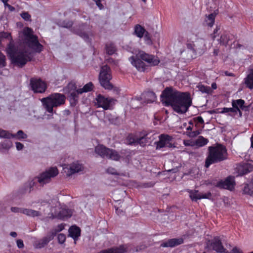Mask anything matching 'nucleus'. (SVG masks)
<instances>
[{
	"mask_svg": "<svg viewBox=\"0 0 253 253\" xmlns=\"http://www.w3.org/2000/svg\"><path fill=\"white\" fill-rule=\"evenodd\" d=\"M11 134L8 131L3 129H0V137L10 138L11 137Z\"/></svg>",
	"mask_w": 253,
	"mask_h": 253,
	"instance_id": "obj_39",
	"label": "nucleus"
},
{
	"mask_svg": "<svg viewBox=\"0 0 253 253\" xmlns=\"http://www.w3.org/2000/svg\"><path fill=\"white\" fill-rule=\"evenodd\" d=\"M138 137L133 134L129 135L126 139V142L130 145H137Z\"/></svg>",
	"mask_w": 253,
	"mask_h": 253,
	"instance_id": "obj_34",
	"label": "nucleus"
},
{
	"mask_svg": "<svg viewBox=\"0 0 253 253\" xmlns=\"http://www.w3.org/2000/svg\"><path fill=\"white\" fill-rule=\"evenodd\" d=\"M224 73V74L226 76H233V73H228L227 71H225Z\"/></svg>",
	"mask_w": 253,
	"mask_h": 253,
	"instance_id": "obj_59",
	"label": "nucleus"
},
{
	"mask_svg": "<svg viewBox=\"0 0 253 253\" xmlns=\"http://www.w3.org/2000/svg\"><path fill=\"white\" fill-rule=\"evenodd\" d=\"M121 156L119 154L114 150L110 149L106 158L114 161H118Z\"/></svg>",
	"mask_w": 253,
	"mask_h": 253,
	"instance_id": "obj_28",
	"label": "nucleus"
},
{
	"mask_svg": "<svg viewBox=\"0 0 253 253\" xmlns=\"http://www.w3.org/2000/svg\"><path fill=\"white\" fill-rule=\"evenodd\" d=\"M209 140L202 136H199L195 141V146L203 147L208 143Z\"/></svg>",
	"mask_w": 253,
	"mask_h": 253,
	"instance_id": "obj_29",
	"label": "nucleus"
},
{
	"mask_svg": "<svg viewBox=\"0 0 253 253\" xmlns=\"http://www.w3.org/2000/svg\"><path fill=\"white\" fill-rule=\"evenodd\" d=\"M189 58H195L197 55H202L206 50L205 41L203 39L198 38L195 41L187 43Z\"/></svg>",
	"mask_w": 253,
	"mask_h": 253,
	"instance_id": "obj_5",
	"label": "nucleus"
},
{
	"mask_svg": "<svg viewBox=\"0 0 253 253\" xmlns=\"http://www.w3.org/2000/svg\"><path fill=\"white\" fill-rule=\"evenodd\" d=\"M22 210H23V208H19L17 207H12L11 208V211L13 212H19L22 213Z\"/></svg>",
	"mask_w": 253,
	"mask_h": 253,
	"instance_id": "obj_47",
	"label": "nucleus"
},
{
	"mask_svg": "<svg viewBox=\"0 0 253 253\" xmlns=\"http://www.w3.org/2000/svg\"><path fill=\"white\" fill-rule=\"evenodd\" d=\"M219 28L216 27V29L214 30V32L212 35V39H214L216 38V34L217 33Z\"/></svg>",
	"mask_w": 253,
	"mask_h": 253,
	"instance_id": "obj_56",
	"label": "nucleus"
},
{
	"mask_svg": "<svg viewBox=\"0 0 253 253\" xmlns=\"http://www.w3.org/2000/svg\"><path fill=\"white\" fill-rule=\"evenodd\" d=\"M192 128L189 126L186 128L187 131H191Z\"/></svg>",
	"mask_w": 253,
	"mask_h": 253,
	"instance_id": "obj_63",
	"label": "nucleus"
},
{
	"mask_svg": "<svg viewBox=\"0 0 253 253\" xmlns=\"http://www.w3.org/2000/svg\"><path fill=\"white\" fill-rule=\"evenodd\" d=\"M211 87L212 89H216L217 88V85H216V83H213L212 84H211Z\"/></svg>",
	"mask_w": 253,
	"mask_h": 253,
	"instance_id": "obj_61",
	"label": "nucleus"
},
{
	"mask_svg": "<svg viewBox=\"0 0 253 253\" xmlns=\"http://www.w3.org/2000/svg\"><path fill=\"white\" fill-rule=\"evenodd\" d=\"M229 109V112H232L235 114H237L238 112H239L241 113V111L238 109H236L235 107H232V108H228Z\"/></svg>",
	"mask_w": 253,
	"mask_h": 253,
	"instance_id": "obj_51",
	"label": "nucleus"
},
{
	"mask_svg": "<svg viewBox=\"0 0 253 253\" xmlns=\"http://www.w3.org/2000/svg\"><path fill=\"white\" fill-rule=\"evenodd\" d=\"M83 169V165L79 161H75L70 164H64L63 165L64 173L68 176L82 171Z\"/></svg>",
	"mask_w": 253,
	"mask_h": 253,
	"instance_id": "obj_10",
	"label": "nucleus"
},
{
	"mask_svg": "<svg viewBox=\"0 0 253 253\" xmlns=\"http://www.w3.org/2000/svg\"><path fill=\"white\" fill-rule=\"evenodd\" d=\"M16 147L17 150L19 151L23 148V145L20 142H16Z\"/></svg>",
	"mask_w": 253,
	"mask_h": 253,
	"instance_id": "obj_53",
	"label": "nucleus"
},
{
	"mask_svg": "<svg viewBox=\"0 0 253 253\" xmlns=\"http://www.w3.org/2000/svg\"><path fill=\"white\" fill-rule=\"evenodd\" d=\"M212 247L217 252L221 253L224 249L218 237L214 238L212 243Z\"/></svg>",
	"mask_w": 253,
	"mask_h": 253,
	"instance_id": "obj_25",
	"label": "nucleus"
},
{
	"mask_svg": "<svg viewBox=\"0 0 253 253\" xmlns=\"http://www.w3.org/2000/svg\"><path fill=\"white\" fill-rule=\"evenodd\" d=\"M95 153L102 158L107 157L110 149L102 144H98L95 147Z\"/></svg>",
	"mask_w": 253,
	"mask_h": 253,
	"instance_id": "obj_22",
	"label": "nucleus"
},
{
	"mask_svg": "<svg viewBox=\"0 0 253 253\" xmlns=\"http://www.w3.org/2000/svg\"><path fill=\"white\" fill-rule=\"evenodd\" d=\"M58 173L57 168L51 167L39 175L37 178L39 183L41 185H43L49 183L51 181V179L57 176Z\"/></svg>",
	"mask_w": 253,
	"mask_h": 253,
	"instance_id": "obj_8",
	"label": "nucleus"
},
{
	"mask_svg": "<svg viewBox=\"0 0 253 253\" xmlns=\"http://www.w3.org/2000/svg\"><path fill=\"white\" fill-rule=\"evenodd\" d=\"M17 246L19 249L23 248L24 247L23 242L22 240L19 239L16 242Z\"/></svg>",
	"mask_w": 253,
	"mask_h": 253,
	"instance_id": "obj_52",
	"label": "nucleus"
},
{
	"mask_svg": "<svg viewBox=\"0 0 253 253\" xmlns=\"http://www.w3.org/2000/svg\"><path fill=\"white\" fill-rule=\"evenodd\" d=\"M116 100L112 97H106L99 94L95 98V104L97 107L102 108L104 110L111 109Z\"/></svg>",
	"mask_w": 253,
	"mask_h": 253,
	"instance_id": "obj_9",
	"label": "nucleus"
},
{
	"mask_svg": "<svg viewBox=\"0 0 253 253\" xmlns=\"http://www.w3.org/2000/svg\"><path fill=\"white\" fill-rule=\"evenodd\" d=\"M10 34L7 32H0V42H2L4 39L11 40Z\"/></svg>",
	"mask_w": 253,
	"mask_h": 253,
	"instance_id": "obj_38",
	"label": "nucleus"
},
{
	"mask_svg": "<svg viewBox=\"0 0 253 253\" xmlns=\"http://www.w3.org/2000/svg\"><path fill=\"white\" fill-rule=\"evenodd\" d=\"M106 171L107 173L111 174H117L118 172L117 170L113 168H109L107 169Z\"/></svg>",
	"mask_w": 253,
	"mask_h": 253,
	"instance_id": "obj_46",
	"label": "nucleus"
},
{
	"mask_svg": "<svg viewBox=\"0 0 253 253\" xmlns=\"http://www.w3.org/2000/svg\"><path fill=\"white\" fill-rule=\"evenodd\" d=\"M21 16L24 20L28 21L30 20V15L27 12H23L21 14Z\"/></svg>",
	"mask_w": 253,
	"mask_h": 253,
	"instance_id": "obj_48",
	"label": "nucleus"
},
{
	"mask_svg": "<svg viewBox=\"0 0 253 253\" xmlns=\"http://www.w3.org/2000/svg\"><path fill=\"white\" fill-rule=\"evenodd\" d=\"M183 243L182 238H173L163 242L161 246L164 247H174Z\"/></svg>",
	"mask_w": 253,
	"mask_h": 253,
	"instance_id": "obj_20",
	"label": "nucleus"
},
{
	"mask_svg": "<svg viewBox=\"0 0 253 253\" xmlns=\"http://www.w3.org/2000/svg\"><path fill=\"white\" fill-rule=\"evenodd\" d=\"M198 88L203 93H209L211 91V88L209 86H205L202 84L198 85Z\"/></svg>",
	"mask_w": 253,
	"mask_h": 253,
	"instance_id": "obj_40",
	"label": "nucleus"
},
{
	"mask_svg": "<svg viewBox=\"0 0 253 253\" xmlns=\"http://www.w3.org/2000/svg\"><path fill=\"white\" fill-rule=\"evenodd\" d=\"M107 53L109 55H112L116 51V48L112 43L107 44L106 46Z\"/></svg>",
	"mask_w": 253,
	"mask_h": 253,
	"instance_id": "obj_36",
	"label": "nucleus"
},
{
	"mask_svg": "<svg viewBox=\"0 0 253 253\" xmlns=\"http://www.w3.org/2000/svg\"><path fill=\"white\" fill-rule=\"evenodd\" d=\"M156 149L160 150L164 147H172L173 146L172 138L167 134H161L159 136V140L156 142Z\"/></svg>",
	"mask_w": 253,
	"mask_h": 253,
	"instance_id": "obj_13",
	"label": "nucleus"
},
{
	"mask_svg": "<svg viewBox=\"0 0 253 253\" xmlns=\"http://www.w3.org/2000/svg\"><path fill=\"white\" fill-rule=\"evenodd\" d=\"M229 41V37L227 34H222L219 39V42L221 44L226 45Z\"/></svg>",
	"mask_w": 253,
	"mask_h": 253,
	"instance_id": "obj_37",
	"label": "nucleus"
},
{
	"mask_svg": "<svg viewBox=\"0 0 253 253\" xmlns=\"http://www.w3.org/2000/svg\"><path fill=\"white\" fill-rule=\"evenodd\" d=\"M218 53V50L217 49H214V51H213L214 55H217Z\"/></svg>",
	"mask_w": 253,
	"mask_h": 253,
	"instance_id": "obj_64",
	"label": "nucleus"
},
{
	"mask_svg": "<svg viewBox=\"0 0 253 253\" xmlns=\"http://www.w3.org/2000/svg\"><path fill=\"white\" fill-rule=\"evenodd\" d=\"M149 142V141L148 139L147 136L145 135L144 136L138 137L137 144H139L141 146H144Z\"/></svg>",
	"mask_w": 253,
	"mask_h": 253,
	"instance_id": "obj_35",
	"label": "nucleus"
},
{
	"mask_svg": "<svg viewBox=\"0 0 253 253\" xmlns=\"http://www.w3.org/2000/svg\"><path fill=\"white\" fill-rule=\"evenodd\" d=\"M69 233L70 236L76 241L80 236V228L77 226H72L69 229Z\"/></svg>",
	"mask_w": 253,
	"mask_h": 253,
	"instance_id": "obj_23",
	"label": "nucleus"
},
{
	"mask_svg": "<svg viewBox=\"0 0 253 253\" xmlns=\"http://www.w3.org/2000/svg\"><path fill=\"white\" fill-rule=\"evenodd\" d=\"M21 34L24 48L16 49L10 42L6 49L7 55L11 62L19 67L23 66L28 61L31 60L33 53H40L43 48L42 45L38 41L37 37L33 35L31 29L25 28Z\"/></svg>",
	"mask_w": 253,
	"mask_h": 253,
	"instance_id": "obj_1",
	"label": "nucleus"
},
{
	"mask_svg": "<svg viewBox=\"0 0 253 253\" xmlns=\"http://www.w3.org/2000/svg\"><path fill=\"white\" fill-rule=\"evenodd\" d=\"M72 211L66 208H60V204L57 203L54 209L50 211V214L52 216L58 217L59 218L65 219L71 216Z\"/></svg>",
	"mask_w": 253,
	"mask_h": 253,
	"instance_id": "obj_11",
	"label": "nucleus"
},
{
	"mask_svg": "<svg viewBox=\"0 0 253 253\" xmlns=\"http://www.w3.org/2000/svg\"><path fill=\"white\" fill-rule=\"evenodd\" d=\"M44 207L46 208L47 210L50 209L49 204L48 203H45V204L41 206V207L39 208V211L23 208V210H22V213L33 217L39 216L42 215V211H45Z\"/></svg>",
	"mask_w": 253,
	"mask_h": 253,
	"instance_id": "obj_14",
	"label": "nucleus"
},
{
	"mask_svg": "<svg viewBox=\"0 0 253 253\" xmlns=\"http://www.w3.org/2000/svg\"><path fill=\"white\" fill-rule=\"evenodd\" d=\"M144 36L146 43L148 44H151L152 43V41L150 38L149 36L148 35V33L145 34V35Z\"/></svg>",
	"mask_w": 253,
	"mask_h": 253,
	"instance_id": "obj_50",
	"label": "nucleus"
},
{
	"mask_svg": "<svg viewBox=\"0 0 253 253\" xmlns=\"http://www.w3.org/2000/svg\"><path fill=\"white\" fill-rule=\"evenodd\" d=\"M77 34L83 38L84 40H87L88 38V37L86 34L84 32H77Z\"/></svg>",
	"mask_w": 253,
	"mask_h": 253,
	"instance_id": "obj_49",
	"label": "nucleus"
},
{
	"mask_svg": "<svg viewBox=\"0 0 253 253\" xmlns=\"http://www.w3.org/2000/svg\"><path fill=\"white\" fill-rule=\"evenodd\" d=\"M5 6L7 7L10 11L14 10V8L8 4H5Z\"/></svg>",
	"mask_w": 253,
	"mask_h": 253,
	"instance_id": "obj_58",
	"label": "nucleus"
},
{
	"mask_svg": "<svg viewBox=\"0 0 253 253\" xmlns=\"http://www.w3.org/2000/svg\"><path fill=\"white\" fill-rule=\"evenodd\" d=\"M215 15L211 13L206 16L205 18V23L209 27H212L214 23Z\"/></svg>",
	"mask_w": 253,
	"mask_h": 253,
	"instance_id": "obj_32",
	"label": "nucleus"
},
{
	"mask_svg": "<svg viewBox=\"0 0 253 253\" xmlns=\"http://www.w3.org/2000/svg\"><path fill=\"white\" fill-rule=\"evenodd\" d=\"M190 197L192 201H197L201 199H210L211 197L210 193H201L197 191L190 190L189 191Z\"/></svg>",
	"mask_w": 253,
	"mask_h": 253,
	"instance_id": "obj_18",
	"label": "nucleus"
},
{
	"mask_svg": "<svg viewBox=\"0 0 253 253\" xmlns=\"http://www.w3.org/2000/svg\"><path fill=\"white\" fill-rule=\"evenodd\" d=\"M227 159V150L223 145L218 144L216 146L209 147V154L206 160L205 167L218 163Z\"/></svg>",
	"mask_w": 253,
	"mask_h": 253,
	"instance_id": "obj_4",
	"label": "nucleus"
},
{
	"mask_svg": "<svg viewBox=\"0 0 253 253\" xmlns=\"http://www.w3.org/2000/svg\"><path fill=\"white\" fill-rule=\"evenodd\" d=\"M194 121L197 124H203L204 123L203 119L200 116L194 118Z\"/></svg>",
	"mask_w": 253,
	"mask_h": 253,
	"instance_id": "obj_45",
	"label": "nucleus"
},
{
	"mask_svg": "<svg viewBox=\"0 0 253 253\" xmlns=\"http://www.w3.org/2000/svg\"><path fill=\"white\" fill-rule=\"evenodd\" d=\"M183 144L185 146H194L195 141L190 140H184Z\"/></svg>",
	"mask_w": 253,
	"mask_h": 253,
	"instance_id": "obj_43",
	"label": "nucleus"
},
{
	"mask_svg": "<svg viewBox=\"0 0 253 253\" xmlns=\"http://www.w3.org/2000/svg\"><path fill=\"white\" fill-rule=\"evenodd\" d=\"M229 112L228 108L224 107L222 109V110L220 112V113H226Z\"/></svg>",
	"mask_w": 253,
	"mask_h": 253,
	"instance_id": "obj_55",
	"label": "nucleus"
},
{
	"mask_svg": "<svg viewBox=\"0 0 253 253\" xmlns=\"http://www.w3.org/2000/svg\"><path fill=\"white\" fill-rule=\"evenodd\" d=\"M95 3L100 9H101L103 8V6L101 3L100 0H98L96 2H95Z\"/></svg>",
	"mask_w": 253,
	"mask_h": 253,
	"instance_id": "obj_54",
	"label": "nucleus"
},
{
	"mask_svg": "<svg viewBox=\"0 0 253 253\" xmlns=\"http://www.w3.org/2000/svg\"><path fill=\"white\" fill-rule=\"evenodd\" d=\"M250 140H251V147L253 148V134H252V135L250 138Z\"/></svg>",
	"mask_w": 253,
	"mask_h": 253,
	"instance_id": "obj_62",
	"label": "nucleus"
},
{
	"mask_svg": "<svg viewBox=\"0 0 253 253\" xmlns=\"http://www.w3.org/2000/svg\"><path fill=\"white\" fill-rule=\"evenodd\" d=\"M30 85L32 89L36 93H43L47 88L45 82L40 79L37 78H32L31 79Z\"/></svg>",
	"mask_w": 253,
	"mask_h": 253,
	"instance_id": "obj_12",
	"label": "nucleus"
},
{
	"mask_svg": "<svg viewBox=\"0 0 253 253\" xmlns=\"http://www.w3.org/2000/svg\"><path fill=\"white\" fill-rule=\"evenodd\" d=\"M5 66V57L0 52V67H2Z\"/></svg>",
	"mask_w": 253,
	"mask_h": 253,
	"instance_id": "obj_42",
	"label": "nucleus"
},
{
	"mask_svg": "<svg viewBox=\"0 0 253 253\" xmlns=\"http://www.w3.org/2000/svg\"><path fill=\"white\" fill-rule=\"evenodd\" d=\"M66 240V236L63 234H59L58 235V240L60 244H63Z\"/></svg>",
	"mask_w": 253,
	"mask_h": 253,
	"instance_id": "obj_44",
	"label": "nucleus"
},
{
	"mask_svg": "<svg viewBox=\"0 0 253 253\" xmlns=\"http://www.w3.org/2000/svg\"><path fill=\"white\" fill-rule=\"evenodd\" d=\"M253 169V166L248 163H241L238 165L235 169L238 176L246 174Z\"/></svg>",
	"mask_w": 253,
	"mask_h": 253,
	"instance_id": "obj_16",
	"label": "nucleus"
},
{
	"mask_svg": "<svg viewBox=\"0 0 253 253\" xmlns=\"http://www.w3.org/2000/svg\"><path fill=\"white\" fill-rule=\"evenodd\" d=\"M10 235L12 237H16L17 236V233L15 232H11L10 234Z\"/></svg>",
	"mask_w": 253,
	"mask_h": 253,
	"instance_id": "obj_60",
	"label": "nucleus"
},
{
	"mask_svg": "<svg viewBox=\"0 0 253 253\" xmlns=\"http://www.w3.org/2000/svg\"><path fill=\"white\" fill-rule=\"evenodd\" d=\"M134 33L139 38L143 37L145 34H148V32L145 29L140 25H136L134 27Z\"/></svg>",
	"mask_w": 253,
	"mask_h": 253,
	"instance_id": "obj_27",
	"label": "nucleus"
},
{
	"mask_svg": "<svg viewBox=\"0 0 253 253\" xmlns=\"http://www.w3.org/2000/svg\"><path fill=\"white\" fill-rule=\"evenodd\" d=\"M201 133L200 130H196L193 131H186L185 134L189 137H194Z\"/></svg>",
	"mask_w": 253,
	"mask_h": 253,
	"instance_id": "obj_41",
	"label": "nucleus"
},
{
	"mask_svg": "<svg viewBox=\"0 0 253 253\" xmlns=\"http://www.w3.org/2000/svg\"><path fill=\"white\" fill-rule=\"evenodd\" d=\"M52 239V237L51 236L45 237L41 240L37 241L35 243V246L37 248H42L46 246Z\"/></svg>",
	"mask_w": 253,
	"mask_h": 253,
	"instance_id": "obj_24",
	"label": "nucleus"
},
{
	"mask_svg": "<svg viewBox=\"0 0 253 253\" xmlns=\"http://www.w3.org/2000/svg\"><path fill=\"white\" fill-rule=\"evenodd\" d=\"M243 191L245 194L253 195V179L245 186Z\"/></svg>",
	"mask_w": 253,
	"mask_h": 253,
	"instance_id": "obj_31",
	"label": "nucleus"
},
{
	"mask_svg": "<svg viewBox=\"0 0 253 253\" xmlns=\"http://www.w3.org/2000/svg\"><path fill=\"white\" fill-rule=\"evenodd\" d=\"M247 87L250 89H253V68L250 67L248 71L247 77L244 79Z\"/></svg>",
	"mask_w": 253,
	"mask_h": 253,
	"instance_id": "obj_21",
	"label": "nucleus"
},
{
	"mask_svg": "<svg viewBox=\"0 0 253 253\" xmlns=\"http://www.w3.org/2000/svg\"><path fill=\"white\" fill-rule=\"evenodd\" d=\"M245 101L242 99L233 100L232 102V105L233 107H235L236 109H243L244 108Z\"/></svg>",
	"mask_w": 253,
	"mask_h": 253,
	"instance_id": "obj_30",
	"label": "nucleus"
},
{
	"mask_svg": "<svg viewBox=\"0 0 253 253\" xmlns=\"http://www.w3.org/2000/svg\"><path fill=\"white\" fill-rule=\"evenodd\" d=\"M235 184L234 178L232 176H229L224 180H221L217 184V186L229 190H232Z\"/></svg>",
	"mask_w": 253,
	"mask_h": 253,
	"instance_id": "obj_17",
	"label": "nucleus"
},
{
	"mask_svg": "<svg viewBox=\"0 0 253 253\" xmlns=\"http://www.w3.org/2000/svg\"><path fill=\"white\" fill-rule=\"evenodd\" d=\"M161 96L163 104L166 106L170 105L178 114L186 113L192 104L189 93L179 92L171 87H167Z\"/></svg>",
	"mask_w": 253,
	"mask_h": 253,
	"instance_id": "obj_2",
	"label": "nucleus"
},
{
	"mask_svg": "<svg viewBox=\"0 0 253 253\" xmlns=\"http://www.w3.org/2000/svg\"><path fill=\"white\" fill-rule=\"evenodd\" d=\"M129 60L140 72L145 71L149 66H154L158 65L160 62L158 57L146 53L143 51H139L135 56H131Z\"/></svg>",
	"mask_w": 253,
	"mask_h": 253,
	"instance_id": "obj_3",
	"label": "nucleus"
},
{
	"mask_svg": "<svg viewBox=\"0 0 253 253\" xmlns=\"http://www.w3.org/2000/svg\"><path fill=\"white\" fill-rule=\"evenodd\" d=\"M11 138H15L19 140H21L27 137V134L24 133L22 130H19L16 134H11Z\"/></svg>",
	"mask_w": 253,
	"mask_h": 253,
	"instance_id": "obj_33",
	"label": "nucleus"
},
{
	"mask_svg": "<svg viewBox=\"0 0 253 253\" xmlns=\"http://www.w3.org/2000/svg\"><path fill=\"white\" fill-rule=\"evenodd\" d=\"M116 213L118 214V215H121L123 213V211L122 210H121V209H119V208H117L116 209Z\"/></svg>",
	"mask_w": 253,
	"mask_h": 253,
	"instance_id": "obj_57",
	"label": "nucleus"
},
{
	"mask_svg": "<svg viewBox=\"0 0 253 253\" xmlns=\"http://www.w3.org/2000/svg\"><path fill=\"white\" fill-rule=\"evenodd\" d=\"M46 111L49 113L53 112V108L63 104L65 101V97L60 93H54L46 98L41 99Z\"/></svg>",
	"mask_w": 253,
	"mask_h": 253,
	"instance_id": "obj_6",
	"label": "nucleus"
},
{
	"mask_svg": "<svg viewBox=\"0 0 253 253\" xmlns=\"http://www.w3.org/2000/svg\"><path fill=\"white\" fill-rule=\"evenodd\" d=\"M142 97L145 99V101L148 103L155 101L156 99L155 94L152 91H148L142 94Z\"/></svg>",
	"mask_w": 253,
	"mask_h": 253,
	"instance_id": "obj_26",
	"label": "nucleus"
},
{
	"mask_svg": "<svg viewBox=\"0 0 253 253\" xmlns=\"http://www.w3.org/2000/svg\"><path fill=\"white\" fill-rule=\"evenodd\" d=\"M112 76L109 67L107 66H103L99 76V80L101 86L106 89H112L113 86L110 82Z\"/></svg>",
	"mask_w": 253,
	"mask_h": 253,
	"instance_id": "obj_7",
	"label": "nucleus"
},
{
	"mask_svg": "<svg viewBox=\"0 0 253 253\" xmlns=\"http://www.w3.org/2000/svg\"><path fill=\"white\" fill-rule=\"evenodd\" d=\"M126 252V246L125 245H120L118 247H114L107 249L102 250L98 253H125Z\"/></svg>",
	"mask_w": 253,
	"mask_h": 253,
	"instance_id": "obj_19",
	"label": "nucleus"
},
{
	"mask_svg": "<svg viewBox=\"0 0 253 253\" xmlns=\"http://www.w3.org/2000/svg\"><path fill=\"white\" fill-rule=\"evenodd\" d=\"M93 88V84L90 82L86 84L82 88H80L70 93V101L73 100L74 102H76L79 94H81L83 92H87L92 90Z\"/></svg>",
	"mask_w": 253,
	"mask_h": 253,
	"instance_id": "obj_15",
	"label": "nucleus"
}]
</instances>
